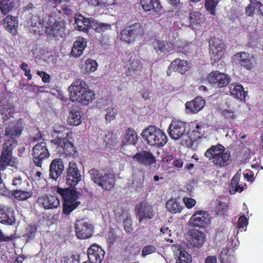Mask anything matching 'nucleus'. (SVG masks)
Wrapping results in <instances>:
<instances>
[{
  "label": "nucleus",
  "mask_w": 263,
  "mask_h": 263,
  "mask_svg": "<svg viewBox=\"0 0 263 263\" xmlns=\"http://www.w3.org/2000/svg\"><path fill=\"white\" fill-rule=\"evenodd\" d=\"M69 98L71 101L84 105L90 103L95 99V93L89 89L86 83L81 80L74 81L69 87Z\"/></svg>",
  "instance_id": "nucleus-1"
},
{
  "label": "nucleus",
  "mask_w": 263,
  "mask_h": 263,
  "mask_svg": "<svg viewBox=\"0 0 263 263\" xmlns=\"http://www.w3.org/2000/svg\"><path fill=\"white\" fill-rule=\"evenodd\" d=\"M204 156L212 162L217 168H222L228 165L231 162L230 153L225 151L224 147L221 144L213 145L208 148Z\"/></svg>",
  "instance_id": "nucleus-2"
},
{
  "label": "nucleus",
  "mask_w": 263,
  "mask_h": 263,
  "mask_svg": "<svg viewBox=\"0 0 263 263\" xmlns=\"http://www.w3.org/2000/svg\"><path fill=\"white\" fill-rule=\"evenodd\" d=\"M76 29L80 31H88V28L93 29L98 33H103L111 29V25L100 22L92 18H86L81 14H77L75 16L74 24Z\"/></svg>",
  "instance_id": "nucleus-3"
},
{
  "label": "nucleus",
  "mask_w": 263,
  "mask_h": 263,
  "mask_svg": "<svg viewBox=\"0 0 263 263\" xmlns=\"http://www.w3.org/2000/svg\"><path fill=\"white\" fill-rule=\"evenodd\" d=\"M141 136L147 144L154 146H163L167 142L166 134L155 126H149L143 130Z\"/></svg>",
  "instance_id": "nucleus-4"
},
{
  "label": "nucleus",
  "mask_w": 263,
  "mask_h": 263,
  "mask_svg": "<svg viewBox=\"0 0 263 263\" xmlns=\"http://www.w3.org/2000/svg\"><path fill=\"white\" fill-rule=\"evenodd\" d=\"M167 133L172 139L175 140L181 139L187 146L191 145L189 133L186 132L185 123L178 120H172L169 125Z\"/></svg>",
  "instance_id": "nucleus-5"
},
{
  "label": "nucleus",
  "mask_w": 263,
  "mask_h": 263,
  "mask_svg": "<svg viewBox=\"0 0 263 263\" xmlns=\"http://www.w3.org/2000/svg\"><path fill=\"white\" fill-rule=\"evenodd\" d=\"M45 28V32L49 35H52L59 39L64 36L65 23L64 21H56L52 16H49L45 21L40 22Z\"/></svg>",
  "instance_id": "nucleus-6"
},
{
  "label": "nucleus",
  "mask_w": 263,
  "mask_h": 263,
  "mask_svg": "<svg viewBox=\"0 0 263 263\" xmlns=\"http://www.w3.org/2000/svg\"><path fill=\"white\" fill-rule=\"evenodd\" d=\"M89 174L94 183H97L102 189L109 190L115 184L114 175L111 173H106L99 172L96 169H91Z\"/></svg>",
  "instance_id": "nucleus-7"
},
{
  "label": "nucleus",
  "mask_w": 263,
  "mask_h": 263,
  "mask_svg": "<svg viewBox=\"0 0 263 263\" xmlns=\"http://www.w3.org/2000/svg\"><path fill=\"white\" fill-rule=\"evenodd\" d=\"M58 192L64 200L63 212L65 214H69L80 204V202L77 201L78 196L75 191L59 188Z\"/></svg>",
  "instance_id": "nucleus-8"
},
{
  "label": "nucleus",
  "mask_w": 263,
  "mask_h": 263,
  "mask_svg": "<svg viewBox=\"0 0 263 263\" xmlns=\"http://www.w3.org/2000/svg\"><path fill=\"white\" fill-rule=\"evenodd\" d=\"M144 32L142 26L140 23H135L123 29L120 34V39L129 43L141 38Z\"/></svg>",
  "instance_id": "nucleus-9"
},
{
  "label": "nucleus",
  "mask_w": 263,
  "mask_h": 263,
  "mask_svg": "<svg viewBox=\"0 0 263 263\" xmlns=\"http://www.w3.org/2000/svg\"><path fill=\"white\" fill-rule=\"evenodd\" d=\"M136 211L137 218L140 224H146L148 220L154 218L155 215L152 205L145 201L137 205Z\"/></svg>",
  "instance_id": "nucleus-10"
},
{
  "label": "nucleus",
  "mask_w": 263,
  "mask_h": 263,
  "mask_svg": "<svg viewBox=\"0 0 263 263\" xmlns=\"http://www.w3.org/2000/svg\"><path fill=\"white\" fill-rule=\"evenodd\" d=\"M33 162L38 167H42L43 161L49 158L50 154L45 142L35 144L32 149Z\"/></svg>",
  "instance_id": "nucleus-11"
},
{
  "label": "nucleus",
  "mask_w": 263,
  "mask_h": 263,
  "mask_svg": "<svg viewBox=\"0 0 263 263\" xmlns=\"http://www.w3.org/2000/svg\"><path fill=\"white\" fill-rule=\"evenodd\" d=\"M210 54L214 62L219 61L224 53V44L223 42L215 37L211 38L209 41Z\"/></svg>",
  "instance_id": "nucleus-12"
},
{
  "label": "nucleus",
  "mask_w": 263,
  "mask_h": 263,
  "mask_svg": "<svg viewBox=\"0 0 263 263\" xmlns=\"http://www.w3.org/2000/svg\"><path fill=\"white\" fill-rule=\"evenodd\" d=\"M51 142L56 148L57 153L65 154L67 156H73L76 153L75 147L66 138L54 139L51 140Z\"/></svg>",
  "instance_id": "nucleus-13"
},
{
  "label": "nucleus",
  "mask_w": 263,
  "mask_h": 263,
  "mask_svg": "<svg viewBox=\"0 0 263 263\" xmlns=\"http://www.w3.org/2000/svg\"><path fill=\"white\" fill-rule=\"evenodd\" d=\"M81 179L82 175L77 163L73 161H70L67 171V184L71 187L75 186Z\"/></svg>",
  "instance_id": "nucleus-14"
},
{
  "label": "nucleus",
  "mask_w": 263,
  "mask_h": 263,
  "mask_svg": "<svg viewBox=\"0 0 263 263\" xmlns=\"http://www.w3.org/2000/svg\"><path fill=\"white\" fill-rule=\"evenodd\" d=\"M207 80L213 86L222 87L230 82L231 78L227 74L216 70L208 74Z\"/></svg>",
  "instance_id": "nucleus-15"
},
{
  "label": "nucleus",
  "mask_w": 263,
  "mask_h": 263,
  "mask_svg": "<svg viewBox=\"0 0 263 263\" xmlns=\"http://www.w3.org/2000/svg\"><path fill=\"white\" fill-rule=\"evenodd\" d=\"M93 226L84 219L77 221L76 233L79 239H85L90 237L92 234Z\"/></svg>",
  "instance_id": "nucleus-16"
},
{
  "label": "nucleus",
  "mask_w": 263,
  "mask_h": 263,
  "mask_svg": "<svg viewBox=\"0 0 263 263\" xmlns=\"http://www.w3.org/2000/svg\"><path fill=\"white\" fill-rule=\"evenodd\" d=\"M210 223L209 213L203 210H199L194 213L189 221L190 226L194 227H205Z\"/></svg>",
  "instance_id": "nucleus-17"
},
{
  "label": "nucleus",
  "mask_w": 263,
  "mask_h": 263,
  "mask_svg": "<svg viewBox=\"0 0 263 263\" xmlns=\"http://www.w3.org/2000/svg\"><path fill=\"white\" fill-rule=\"evenodd\" d=\"M133 160L144 166H150L156 162V159L153 154L148 151L143 150L137 152L133 156Z\"/></svg>",
  "instance_id": "nucleus-18"
},
{
  "label": "nucleus",
  "mask_w": 263,
  "mask_h": 263,
  "mask_svg": "<svg viewBox=\"0 0 263 263\" xmlns=\"http://www.w3.org/2000/svg\"><path fill=\"white\" fill-rule=\"evenodd\" d=\"M105 251L97 244L91 245L87 250L89 263H101L104 258Z\"/></svg>",
  "instance_id": "nucleus-19"
},
{
  "label": "nucleus",
  "mask_w": 263,
  "mask_h": 263,
  "mask_svg": "<svg viewBox=\"0 0 263 263\" xmlns=\"http://www.w3.org/2000/svg\"><path fill=\"white\" fill-rule=\"evenodd\" d=\"M234 60L247 70L252 69L256 64V58L245 52H239L234 56Z\"/></svg>",
  "instance_id": "nucleus-20"
},
{
  "label": "nucleus",
  "mask_w": 263,
  "mask_h": 263,
  "mask_svg": "<svg viewBox=\"0 0 263 263\" xmlns=\"http://www.w3.org/2000/svg\"><path fill=\"white\" fill-rule=\"evenodd\" d=\"M14 108L13 105L7 101H0V112L2 115L4 121H9V123L11 122H16L14 119L16 114L14 112Z\"/></svg>",
  "instance_id": "nucleus-21"
},
{
  "label": "nucleus",
  "mask_w": 263,
  "mask_h": 263,
  "mask_svg": "<svg viewBox=\"0 0 263 263\" xmlns=\"http://www.w3.org/2000/svg\"><path fill=\"white\" fill-rule=\"evenodd\" d=\"M189 241L190 244L196 248H200L205 241V235L196 229H192L189 232Z\"/></svg>",
  "instance_id": "nucleus-22"
},
{
  "label": "nucleus",
  "mask_w": 263,
  "mask_h": 263,
  "mask_svg": "<svg viewBox=\"0 0 263 263\" xmlns=\"http://www.w3.org/2000/svg\"><path fill=\"white\" fill-rule=\"evenodd\" d=\"M23 129V123L21 119L16 122H11L6 128V135L11 139H15L20 136Z\"/></svg>",
  "instance_id": "nucleus-23"
},
{
  "label": "nucleus",
  "mask_w": 263,
  "mask_h": 263,
  "mask_svg": "<svg viewBox=\"0 0 263 263\" xmlns=\"http://www.w3.org/2000/svg\"><path fill=\"white\" fill-rule=\"evenodd\" d=\"M15 221L12 208L0 205V223L6 225H11Z\"/></svg>",
  "instance_id": "nucleus-24"
},
{
  "label": "nucleus",
  "mask_w": 263,
  "mask_h": 263,
  "mask_svg": "<svg viewBox=\"0 0 263 263\" xmlns=\"http://www.w3.org/2000/svg\"><path fill=\"white\" fill-rule=\"evenodd\" d=\"M174 255L178 258V263H191L192 258L190 254L184 250L180 245L175 244L171 247Z\"/></svg>",
  "instance_id": "nucleus-25"
},
{
  "label": "nucleus",
  "mask_w": 263,
  "mask_h": 263,
  "mask_svg": "<svg viewBox=\"0 0 263 263\" xmlns=\"http://www.w3.org/2000/svg\"><path fill=\"white\" fill-rule=\"evenodd\" d=\"M37 202L45 209H56L60 205V200L54 196H42L37 198Z\"/></svg>",
  "instance_id": "nucleus-26"
},
{
  "label": "nucleus",
  "mask_w": 263,
  "mask_h": 263,
  "mask_svg": "<svg viewBox=\"0 0 263 263\" xmlns=\"http://www.w3.org/2000/svg\"><path fill=\"white\" fill-rule=\"evenodd\" d=\"M64 168L63 160L60 158L53 159L50 165V176L54 180L57 179Z\"/></svg>",
  "instance_id": "nucleus-27"
},
{
  "label": "nucleus",
  "mask_w": 263,
  "mask_h": 263,
  "mask_svg": "<svg viewBox=\"0 0 263 263\" xmlns=\"http://www.w3.org/2000/svg\"><path fill=\"white\" fill-rule=\"evenodd\" d=\"M205 105L204 100L200 97H197L194 100L188 101L185 104L187 112L196 114L200 111Z\"/></svg>",
  "instance_id": "nucleus-28"
},
{
  "label": "nucleus",
  "mask_w": 263,
  "mask_h": 263,
  "mask_svg": "<svg viewBox=\"0 0 263 263\" xmlns=\"http://www.w3.org/2000/svg\"><path fill=\"white\" fill-rule=\"evenodd\" d=\"M140 62L138 58L134 57L130 59L127 64L128 69L125 71L126 76L134 77L135 74L138 73L141 67Z\"/></svg>",
  "instance_id": "nucleus-29"
},
{
  "label": "nucleus",
  "mask_w": 263,
  "mask_h": 263,
  "mask_svg": "<svg viewBox=\"0 0 263 263\" xmlns=\"http://www.w3.org/2000/svg\"><path fill=\"white\" fill-rule=\"evenodd\" d=\"M140 4L144 10L149 14H153L161 9L158 0H141Z\"/></svg>",
  "instance_id": "nucleus-30"
},
{
  "label": "nucleus",
  "mask_w": 263,
  "mask_h": 263,
  "mask_svg": "<svg viewBox=\"0 0 263 263\" xmlns=\"http://www.w3.org/2000/svg\"><path fill=\"white\" fill-rule=\"evenodd\" d=\"M86 44L87 41L85 39L79 37L73 44L71 54L75 58L81 56L86 47Z\"/></svg>",
  "instance_id": "nucleus-31"
},
{
  "label": "nucleus",
  "mask_w": 263,
  "mask_h": 263,
  "mask_svg": "<svg viewBox=\"0 0 263 263\" xmlns=\"http://www.w3.org/2000/svg\"><path fill=\"white\" fill-rule=\"evenodd\" d=\"M168 69L170 71L184 74L189 69L188 63L185 60L176 59L170 64Z\"/></svg>",
  "instance_id": "nucleus-32"
},
{
  "label": "nucleus",
  "mask_w": 263,
  "mask_h": 263,
  "mask_svg": "<svg viewBox=\"0 0 263 263\" xmlns=\"http://www.w3.org/2000/svg\"><path fill=\"white\" fill-rule=\"evenodd\" d=\"M17 163L16 159L12 157V153L8 152L6 150H3L0 158V164L2 167L7 166H14Z\"/></svg>",
  "instance_id": "nucleus-33"
},
{
  "label": "nucleus",
  "mask_w": 263,
  "mask_h": 263,
  "mask_svg": "<svg viewBox=\"0 0 263 263\" xmlns=\"http://www.w3.org/2000/svg\"><path fill=\"white\" fill-rule=\"evenodd\" d=\"M230 92L231 95L235 98L241 101H245L247 92L244 90L243 87L239 84H231L229 86Z\"/></svg>",
  "instance_id": "nucleus-34"
},
{
  "label": "nucleus",
  "mask_w": 263,
  "mask_h": 263,
  "mask_svg": "<svg viewBox=\"0 0 263 263\" xmlns=\"http://www.w3.org/2000/svg\"><path fill=\"white\" fill-rule=\"evenodd\" d=\"M153 45L155 50L158 53L168 52L174 48V46L171 43L164 41H156L154 43Z\"/></svg>",
  "instance_id": "nucleus-35"
},
{
  "label": "nucleus",
  "mask_w": 263,
  "mask_h": 263,
  "mask_svg": "<svg viewBox=\"0 0 263 263\" xmlns=\"http://www.w3.org/2000/svg\"><path fill=\"white\" fill-rule=\"evenodd\" d=\"M4 27L12 35L16 33L18 23L16 21V17L10 15L7 16L4 19Z\"/></svg>",
  "instance_id": "nucleus-36"
},
{
  "label": "nucleus",
  "mask_w": 263,
  "mask_h": 263,
  "mask_svg": "<svg viewBox=\"0 0 263 263\" xmlns=\"http://www.w3.org/2000/svg\"><path fill=\"white\" fill-rule=\"evenodd\" d=\"M82 112L80 110L73 109L69 114L67 122L71 125H79L82 123Z\"/></svg>",
  "instance_id": "nucleus-37"
},
{
  "label": "nucleus",
  "mask_w": 263,
  "mask_h": 263,
  "mask_svg": "<svg viewBox=\"0 0 263 263\" xmlns=\"http://www.w3.org/2000/svg\"><path fill=\"white\" fill-rule=\"evenodd\" d=\"M138 140V136L136 132L132 128H128L123 138V143L125 145L136 144Z\"/></svg>",
  "instance_id": "nucleus-38"
},
{
  "label": "nucleus",
  "mask_w": 263,
  "mask_h": 263,
  "mask_svg": "<svg viewBox=\"0 0 263 263\" xmlns=\"http://www.w3.org/2000/svg\"><path fill=\"white\" fill-rule=\"evenodd\" d=\"M240 175L238 173L233 177L229 187V192L231 194H234L236 192L241 193L243 191V187L239 184Z\"/></svg>",
  "instance_id": "nucleus-39"
},
{
  "label": "nucleus",
  "mask_w": 263,
  "mask_h": 263,
  "mask_svg": "<svg viewBox=\"0 0 263 263\" xmlns=\"http://www.w3.org/2000/svg\"><path fill=\"white\" fill-rule=\"evenodd\" d=\"M205 126L203 124L197 125L195 128L193 130L192 133L189 135V139L191 140V144L189 146L192 147L194 141L200 138L204 133Z\"/></svg>",
  "instance_id": "nucleus-40"
},
{
  "label": "nucleus",
  "mask_w": 263,
  "mask_h": 263,
  "mask_svg": "<svg viewBox=\"0 0 263 263\" xmlns=\"http://www.w3.org/2000/svg\"><path fill=\"white\" fill-rule=\"evenodd\" d=\"M166 208L168 211L174 214L180 213L183 209L182 205L174 199H171L167 201Z\"/></svg>",
  "instance_id": "nucleus-41"
},
{
  "label": "nucleus",
  "mask_w": 263,
  "mask_h": 263,
  "mask_svg": "<svg viewBox=\"0 0 263 263\" xmlns=\"http://www.w3.org/2000/svg\"><path fill=\"white\" fill-rule=\"evenodd\" d=\"M27 189H16L12 191V195L14 198L20 201L26 200L32 195L31 191H27Z\"/></svg>",
  "instance_id": "nucleus-42"
},
{
  "label": "nucleus",
  "mask_w": 263,
  "mask_h": 263,
  "mask_svg": "<svg viewBox=\"0 0 263 263\" xmlns=\"http://www.w3.org/2000/svg\"><path fill=\"white\" fill-rule=\"evenodd\" d=\"M98 64L96 61L88 59L81 67V71L85 73L94 72L96 70Z\"/></svg>",
  "instance_id": "nucleus-43"
},
{
  "label": "nucleus",
  "mask_w": 263,
  "mask_h": 263,
  "mask_svg": "<svg viewBox=\"0 0 263 263\" xmlns=\"http://www.w3.org/2000/svg\"><path fill=\"white\" fill-rule=\"evenodd\" d=\"M219 259L221 263H229L234 261L233 257L230 254L228 248H223L219 255Z\"/></svg>",
  "instance_id": "nucleus-44"
},
{
  "label": "nucleus",
  "mask_w": 263,
  "mask_h": 263,
  "mask_svg": "<svg viewBox=\"0 0 263 263\" xmlns=\"http://www.w3.org/2000/svg\"><path fill=\"white\" fill-rule=\"evenodd\" d=\"M12 185L17 189H27L29 183L25 179L23 180L21 176H17L13 179Z\"/></svg>",
  "instance_id": "nucleus-45"
},
{
  "label": "nucleus",
  "mask_w": 263,
  "mask_h": 263,
  "mask_svg": "<svg viewBox=\"0 0 263 263\" xmlns=\"http://www.w3.org/2000/svg\"><path fill=\"white\" fill-rule=\"evenodd\" d=\"M13 7L11 0H0V10L4 15L8 14Z\"/></svg>",
  "instance_id": "nucleus-46"
},
{
  "label": "nucleus",
  "mask_w": 263,
  "mask_h": 263,
  "mask_svg": "<svg viewBox=\"0 0 263 263\" xmlns=\"http://www.w3.org/2000/svg\"><path fill=\"white\" fill-rule=\"evenodd\" d=\"M250 4L246 8V13L249 15H253L255 13H257V9L258 6H257V4H258V1L257 0H250Z\"/></svg>",
  "instance_id": "nucleus-47"
},
{
  "label": "nucleus",
  "mask_w": 263,
  "mask_h": 263,
  "mask_svg": "<svg viewBox=\"0 0 263 263\" xmlns=\"http://www.w3.org/2000/svg\"><path fill=\"white\" fill-rule=\"evenodd\" d=\"M87 3L92 6H99L101 8H106L109 6H112L114 2L110 4L106 0H86Z\"/></svg>",
  "instance_id": "nucleus-48"
},
{
  "label": "nucleus",
  "mask_w": 263,
  "mask_h": 263,
  "mask_svg": "<svg viewBox=\"0 0 263 263\" xmlns=\"http://www.w3.org/2000/svg\"><path fill=\"white\" fill-rule=\"evenodd\" d=\"M218 2L214 0H205V6L206 9L210 12L211 15L215 14V9Z\"/></svg>",
  "instance_id": "nucleus-49"
},
{
  "label": "nucleus",
  "mask_w": 263,
  "mask_h": 263,
  "mask_svg": "<svg viewBox=\"0 0 263 263\" xmlns=\"http://www.w3.org/2000/svg\"><path fill=\"white\" fill-rule=\"evenodd\" d=\"M106 112L105 119L106 121H110L113 120L117 113V109L114 106H110L105 109Z\"/></svg>",
  "instance_id": "nucleus-50"
},
{
  "label": "nucleus",
  "mask_w": 263,
  "mask_h": 263,
  "mask_svg": "<svg viewBox=\"0 0 263 263\" xmlns=\"http://www.w3.org/2000/svg\"><path fill=\"white\" fill-rule=\"evenodd\" d=\"M78 256L74 254L63 255L61 257V263H77Z\"/></svg>",
  "instance_id": "nucleus-51"
},
{
  "label": "nucleus",
  "mask_w": 263,
  "mask_h": 263,
  "mask_svg": "<svg viewBox=\"0 0 263 263\" xmlns=\"http://www.w3.org/2000/svg\"><path fill=\"white\" fill-rule=\"evenodd\" d=\"M202 15L199 12H194L191 13L189 17L190 25H192L194 24H199L201 22L200 17Z\"/></svg>",
  "instance_id": "nucleus-52"
},
{
  "label": "nucleus",
  "mask_w": 263,
  "mask_h": 263,
  "mask_svg": "<svg viewBox=\"0 0 263 263\" xmlns=\"http://www.w3.org/2000/svg\"><path fill=\"white\" fill-rule=\"evenodd\" d=\"M16 145V141L14 139H12L7 141L3 145V150H6L8 152L12 153V151Z\"/></svg>",
  "instance_id": "nucleus-53"
},
{
  "label": "nucleus",
  "mask_w": 263,
  "mask_h": 263,
  "mask_svg": "<svg viewBox=\"0 0 263 263\" xmlns=\"http://www.w3.org/2000/svg\"><path fill=\"white\" fill-rule=\"evenodd\" d=\"M156 251V247L152 245H148L144 247L142 250V255L143 256H146L148 255L155 253Z\"/></svg>",
  "instance_id": "nucleus-54"
},
{
  "label": "nucleus",
  "mask_w": 263,
  "mask_h": 263,
  "mask_svg": "<svg viewBox=\"0 0 263 263\" xmlns=\"http://www.w3.org/2000/svg\"><path fill=\"white\" fill-rule=\"evenodd\" d=\"M124 227L125 230L127 233H130L133 231L132 219L130 216H127L124 221Z\"/></svg>",
  "instance_id": "nucleus-55"
},
{
  "label": "nucleus",
  "mask_w": 263,
  "mask_h": 263,
  "mask_svg": "<svg viewBox=\"0 0 263 263\" xmlns=\"http://www.w3.org/2000/svg\"><path fill=\"white\" fill-rule=\"evenodd\" d=\"M221 112L227 118L233 119L235 116L233 109L231 108L229 106H228L227 108L223 109Z\"/></svg>",
  "instance_id": "nucleus-56"
},
{
  "label": "nucleus",
  "mask_w": 263,
  "mask_h": 263,
  "mask_svg": "<svg viewBox=\"0 0 263 263\" xmlns=\"http://www.w3.org/2000/svg\"><path fill=\"white\" fill-rule=\"evenodd\" d=\"M36 231V226L35 225H30L27 229L26 236L29 239H32L34 238Z\"/></svg>",
  "instance_id": "nucleus-57"
},
{
  "label": "nucleus",
  "mask_w": 263,
  "mask_h": 263,
  "mask_svg": "<svg viewBox=\"0 0 263 263\" xmlns=\"http://www.w3.org/2000/svg\"><path fill=\"white\" fill-rule=\"evenodd\" d=\"M248 220L245 216H240L238 220L237 228L240 229L247 226Z\"/></svg>",
  "instance_id": "nucleus-58"
},
{
  "label": "nucleus",
  "mask_w": 263,
  "mask_h": 263,
  "mask_svg": "<svg viewBox=\"0 0 263 263\" xmlns=\"http://www.w3.org/2000/svg\"><path fill=\"white\" fill-rule=\"evenodd\" d=\"M183 201L186 208L188 209H191L195 205L196 203L195 200L192 198L189 197H183Z\"/></svg>",
  "instance_id": "nucleus-59"
},
{
  "label": "nucleus",
  "mask_w": 263,
  "mask_h": 263,
  "mask_svg": "<svg viewBox=\"0 0 263 263\" xmlns=\"http://www.w3.org/2000/svg\"><path fill=\"white\" fill-rule=\"evenodd\" d=\"M160 232L162 234V237L166 240H168V236L171 235V230L168 227H163L161 228Z\"/></svg>",
  "instance_id": "nucleus-60"
},
{
  "label": "nucleus",
  "mask_w": 263,
  "mask_h": 263,
  "mask_svg": "<svg viewBox=\"0 0 263 263\" xmlns=\"http://www.w3.org/2000/svg\"><path fill=\"white\" fill-rule=\"evenodd\" d=\"M37 74L41 77L44 83H49L50 80V76L45 72L38 71Z\"/></svg>",
  "instance_id": "nucleus-61"
},
{
  "label": "nucleus",
  "mask_w": 263,
  "mask_h": 263,
  "mask_svg": "<svg viewBox=\"0 0 263 263\" xmlns=\"http://www.w3.org/2000/svg\"><path fill=\"white\" fill-rule=\"evenodd\" d=\"M243 176L248 181L252 182L254 180V174L250 170H246L243 173Z\"/></svg>",
  "instance_id": "nucleus-62"
},
{
  "label": "nucleus",
  "mask_w": 263,
  "mask_h": 263,
  "mask_svg": "<svg viewBox=\"0 0 263 263\" xmlns=\"http://www.w3.org/2000/svg\"><path fill=\"white\" fill-rule=\"evenodd\" d=\"M12 238V236L5 235L3 232L0 230V242L8 241Z\"/></svg>",
  "instance_id": "nucleus-63"
},
{
  "label": "nucleus",
  "mask_w": 263,
  "mask_h": 263,
  "mask_svg": "<svg viewBox=\"0 0 263 263\" xmlns=\"http://www.w3.org/2000/svg\"><path fill=\"white\" fill-rule=\"evenodd\" d=\"M143 180L141 179H139L138 180H135L133 182V185L135 189H138L139 188H141L142 186Z\"/></svg>",
  "instance_id": "nucleus-64"
}]
</instances>
